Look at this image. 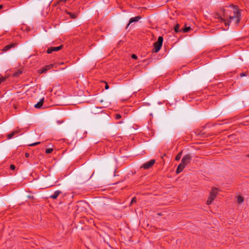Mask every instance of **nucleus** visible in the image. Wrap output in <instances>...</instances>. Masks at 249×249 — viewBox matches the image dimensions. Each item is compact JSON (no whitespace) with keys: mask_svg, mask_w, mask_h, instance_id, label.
Returning a JSON list of instances; mask_svg holds the SVG:
<instances>
[{"mask_svg":"<svg viewBox=\"0 0 249 249\" xmlns=\"http://www.w3.org/2000/svg\"><path fill=\"white\" fill-rule=\"evenodd\" d=\"M40 143V142H36L29 144V145L30 146H35V145H36L39 144Z\"/></svg>","mask_w":249,"mask_h":249,"instance_id":"nucleus-22","label":"nucleus"},{"mask_svg":"<svg viewBox=\"0 0 249 249\" xmlns=\"http://www.w3.org/2000/svg\"><path fill=\"white\" fill-rule=\"evenodd\" d=\"M67 14L70 15V17L71 18L74 19L77 17V14L76 13H72L69 12H67Z\"/></svg>","mask_w":249,"mask_h":249,"instance_id":"nucleus-16","label":"nucleus"},{"mask_svg":"<svg viewBox=\"0 0 249 249\" xmlns=\"http://www.w3.org/2000/svg\"><path fill=\"white\" fill-rule=\"evenodd\" d=\"M25 156L26 158H28L30 156V154L28 153H26Z\"/></svg>","mask_w":249,"mask_h":249,"instance_id":"nucleus-29","label":"nucleus"},{"mask_svg":"<svg viewBox=\"0 0 249 249\" xmlns=\"http://www.w3.org/2000/svg\"><path fill=\"white\" fill-rule=\"evenodd\" d=\"M53 149L52 148H48V149H46L45 152L47 154H50V153H52L53 152Z\"/></svg>","mask_w":249,"mask_h":249,"instance_id":"nucleus-21","label":"nucleus"},{"mask_svg":"<svg viewBox=\"0 0 249 249\" xmlns=\"http://www.w3.org/2000/svg\"><path fill=\"white\" fill-rule=\"evenodd\" d=\"M103 109L102 107H97L95 106H92L90 108V112L92 114H98L103 112Z\"/></svg>","mask_w":249,"mask_h":249,"instance_id":"nucleus-4","label":"nucleus"},{"mask_svg":"<svg viewBox=\"0 0 249 249\" xmlns=\"http://www.w3.org/2000/svg\"><path fill=\"white\" fill-rule=\"evenodd\" d=\"M62 123V122H60V121H57V123H58V124H61Z\"/></svg>","mask_w":249,"mask_h":249,"instance_id":"nucleus-31","label":"nucleus"},{"mask_svg":"<svg viewBox=\"0 0 249 249\" xmlns=\"http://www.w3.org/2000/svg\"><path fill=\"white\" fill-rule=\"evenodd\" d=\"M22 71L19 70L13 73V76L18 77L20 74L22 73Z\"/></svg>","mask_w":249,"mask_h":249,"instance_id":"nucleus-17","label":"nucleus"},{"mask_svg":"<svg viewBox=\"0 0 249 249\" xmlns=\"http://www.w3.org/2000/svg\"><path fill=\"white\" fill-rule=\"evenodd\" d=\"M70 0H61V2L67 3V2H69Z\"/></svg>","mask_w":249,"mask_h":249,"instance_id":"nucleus-25","label":"nucleus"},{"mask_svg":"<svg viewBox=\"0 0 249 249\" xmlns=\"http://www.w3.org/2000/svg\"><path fill=\"white\" fill-rule=\"evenodd\" d=\"M16 45V43H12V44L7 45L2 49V51L4 52H6V51L9 50L12 48L15 47Z\"/></svg>","mask_w":249,"mask_h":249,"instance_id":"nucleus-8","label":"nucleus"},{"mask_svg":"<svg viewBox=\"0 0 249 249\" xmlns=\"http://www.w3.org/2000/svg\"><path fill=\"white\" fill-rule=\"evenodd\" d=\"M217 192L218 190L217 188H213L210 192V194L216 197L217 194Z\"/></svg>","mask_w":249,"mask_h":249,"instance_id":"nucleus-14","label":"nucleus"},{"mask_svg":"<svg viewBox=\"0 0 249 249\" xmlns=\"http://www.w3.org/2000/svg\"><path fill=\"white\" fill-rule=\"evenodd\" d=\"M192 160V157L190 155H186L181 160V162L177 167L176 173L179 174L182 171L183 169L190 163Z\"/></svg>","mask_w":249,"mask_h":249,"instance_id":"nucleus-2","label":"nucleus"},{"mask_svg":"<svg viewBox=\"0 0 249 249\" xmlns=\"http://www.w3.org/2000/svg\"><path fill=\"white\" fill-rule=\"evenodd\" d=\"M43 102L44 98H42L40 100V101L38 103L36 104L35 105V107H36V108H40L43 105Z\"/></svg>","mask_w":249,"mask_h":249,"instance_id":"nucleus-10","label":"nucleus"},{"mask_svg":"<svg viewBox=\"0 0 249 249\" xmlns=\"http://www.w3.org/2000/svg\"><path fill=\"white\" fill-rule=\"evenodd\" d=\"M215 197H216L214 196H213V195H211V194H210V196L207 200V204L208 205L211 204L212 203V202L213 201V200L215 199Z\"/></svg>","mask_w":249,"mask_h":249,"instance_id":"nucleus-12","label":"nucleus"},{"mask_svg":"<svg viewBox=\"0 0 249 249\" xmlns=\"http://www.w3.org/2000/svg\"><path fill=\"white\" fill-rule=\"evenodd\" d=\"M163 42V37L162 36H159L158 39V41L154 44V52L155 53H158L160 49Z\"/></svg>","mask_w":249,"mask_h":249,"instance_id":"nucleus-3","label":"nucleus"},{"mask_svg":"<svg viewBox=\"0 0 249 249\" xmlns=\"http://www.w3.org/2000/svg\"><path fill=\"white\" fill-rule=\"evenodd\" d=\"M121 118V116L120 114H116L115 115V119L116 120H118V119H120V118Z\"/></svg>","mask_w":249,"mask_h":249,"instance_id":"nucleus-23","label":"nucleus"},{"mask_svg":"<svg viewBox=\"0 0 249 249\" xmlns=\"http://www.w3.org/2000/svg\"><path fill=\"white\" fill-rule=\"evenodd\" d=\"M137 201V199L136 197H133L132 198V199L131 200V204H133V203H136Z\"/></svg>","mask_w":249,"mask_h":249,"instance_id":"nucleus-24","label":"nucleus"},{"mask_svg":"<svg viewBox=\"0 0 249 249\" xmlns=\"http://www.w3.org/2000/svg\"><path fill=\"white\" fill-rule=\"evenodd\" d=\"M60 193L61 192L60 191L57 190L55 191L54 193L50 196V197L53 199H56Z\"/></svg>","mask_w":249,"mask_h":249,"instance_id":"nucleus-11","label":"nucleus"},{"mask_svg":"<svg viewBox=\"0 0 249 249\" xmlns=\"http://www.w3.org/2000/svg\"><path fill=\"white\" fill-rule=\"evenodd\" d=\"M174 31L176 33H178L179 31H181L182 29L179 30V24H177L174 28Z\"/></svg>","mask_w":249,"mask_h":249,"instance_id":"nucleus-18","label":"nucleus"},{"mask_svg":"<svg viewBox=\"0 0 249 249\" xmlns=\"http://www.w3.org/2000/svg\"><path fill=\"white\" fill-rule=\"evenodd\" d=\"M182 31L184 33L188 32L191 29V28L190 27H186L184 28L183 29H181Z\"/></svg>","mask_w":249,"mask_h":249,"instance_id":"nucleus-19","label":"nucleus"},{"mask_svg":"<svg viewBox=\"0 0 249 249\" xmlns=\"http://www.w3.org/2000/svg\"><path fill=\"white\" fill-rule=\"evenodd\" d=\"M15 168L16 167H15V166L14 165L12 164V165H10V169L11 170H14L15 169Z\"/></svg>","mask_w":249,"mask_h":249,"instance_id":"nucleus-26","label":"nucleus"},{"mask_svg":"<svg viewBox=\"0 0 249 249\" xmlns=\"http://www.w3.org/2000/svg\"><path fill=\"white\" fill-rule=\"evenodd\" d=\"M53 65H54V64H50L49 65L46 66L43 68H42V69L39 70L38 72L40 74L43 73H45L47 71L52 69L53 67Z\"/></svg>","mask_w":249,"mask_h":249,"instance_id":"nucleus-7","label":"nucleus"},{"mask_svg":"<svg viewBox=\"0 0 249 249\" xmlns=\"http://www.w3.org/2000/svg\"><path fill=\"white\" fill-rule=\"evenodd\" d=\"M132 58H134V59H137V56L136 55L133 54L132 55Z\"/></svg>","mask_w":249,"mask_h":249,"instance_id":"nucleus-27","label":"nucleus"},{"mask_svg":"<svg viewBox=\"0 0 249 249\" xmlns=\"http://www.w3.org/2000/svg\"><path fill=\"white\" fill-rule=\"evenodd\" d=\"M141 18V17L140 16H136L134 18H132L129 19V23L128 24V26L130 25L131 23L134 22H137Z\"/></svg>","mask_w":249,"mask_h":249,"instance_id":"nucleus-9","label":"nucleus"},{"mask_svg":"<svg viewBox=\"0 0 249 249\" xmlns=\"http://www.w3.org/2000/svg\"><path fill=\"white\" fill-rule=\"evenodd\" d=\"M18 130H15V131H12V132H11L10 133H9L8 135H7V138L8 139H12L14 136L17 134H18Z\"/></svg>","mask_w":249,"mask_h":249,"instance_id":"nucleus-13","label":"nucleus"},{"mask_svg":"<svg viewBox=\"0 0 249 249\" xmlns=\"http://www.w3.org/2000/svg\"><path fill=\"white\" fill-rule=\"evenodd\" d=\"M248 157H249V154L248 155Z\"/></svg>","mask_w":249,"mask_h":249,"instance_id":"nucleus-33","label":"nucleus"},{"mask_svg":"<svg viewBox=\"0 0 249 249\" xmlns=\"http://www.w3.org/2000/svg\"><path fill=\"white\" fill-rule=\"evenodd\" d=\"M182 155V152H179L176 157V160H179L181 157Z\"/></svg>","mask_w":249,"mask_h":249,"instance_id":"nucleus-20","label":"nucleus"},{"mask_svg":"<svg viewBox=\"0 0 249 249\" xmlns=\"http://www.w3.org/2000/svg\"><path fill=\"white\" fill-rule=\"evenodd\" d=\"M215 18L218 19L219 21L224 22L226 26L229 25L230 23L236 26L240 21L241 14L237 6L231 4L220 13L216 14Z\"/></svg>","mask_w":249,"mask_h":249,"instance_id":"nucleus-1","label":"nucleus"},{"mask_svg":"<svg viewBox=\"0 0 249 249\" xmlns=\"http://www.w3.org/2000/svg\"><path fill=\"white\" fill-rule=\"evenodd\" d=\"M3 6L2 5H0V9L2 8Z\"/></svg>","mask_w":249,"mask_h":249,"instance_id":"nucleus-32","label":"nucleus"},{"mask_svg":"<svg viewBox=\"0 0 249 249\" xmlns=\"http://www.w3.org/2000/svg\"><path fill=\"white\" fill-rule=\"evenodd\" d=\"M108 88H109V86L107 85V84H106V87H105V89H108Z\"/></svg>","mask_w":249,"mask_h":249,"instance_id":"nucleus-30","label":"nucleus"},{"mask_svg":"<svg viewBox=\"0 0 249 249\" xmlns=\"http://www.w3.org/2000/svg\"><path fill=\"white\" fill-rule=\"evenodd\" d=\"M244 201V198L241 196H238L237 197V202L238 204L243 203Z\"/></svg>","mask_w":249,"mask_h":249,"instance_id":"nucleus-15","label":"nucleus"},{"mask_svg":"<svg viewBox=\"0 0 249 249\" xmlns=\"http://www.w3.org/2000/svg\"><path fill=\"white\" fill-rule=\"evenodd\" d=\"M62 47V45L60 46H58V47H50V48H48V50H47V53H51L53 52L58 51H59L61 49Z\"/></svg>","mask_w":249,"mask_h":249,"instance_id":"nucleus-6","label":"nucleus"},{"mask_svg":"<svg viewBox=\"0 0 249 249\" xmlns=\"http://www.w3.org/2000/svg\"><path fill=\"white\" fill-rule=\"evenodd\" d=\"M5 80V78H0V84H1V83L3 81H4Z\"/></svg>","mask_w":249,"mask_h":249,"instance_id":"nucleus-28","label":"nucleus"},{"mask_svg":"<svg viewBox=\"0 0 249 249\" xmlns=\"http://www.w3.org/2000/svg\"><path fill=\"white\" fill-rule=\"evenodd\" d=\"M155 163V160H151L149 161L145 162L144 163L142 166V168H143L145 169H148L151 167Z\"/></svg>","mask_w":249,"mask_h":249,"instance_id":"nucleus-5","label":"nucleus"}]
</instances>
